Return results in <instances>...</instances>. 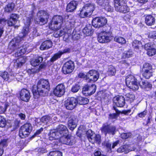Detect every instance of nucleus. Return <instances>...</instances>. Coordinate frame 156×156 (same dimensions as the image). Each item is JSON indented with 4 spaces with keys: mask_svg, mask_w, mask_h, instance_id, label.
<instances>
[{
    "mask_svg": "<svg viewBox=\"0 0 156 156\" xmlns=\"http://www.w3.org/2000/svg\"><path fill=\"white\" fill-rule=\"evenodd\" d=\"M27 22L25 23V27H24L20 35L14 38L12 41H11L10 43V46H12V49L13 50H16L14 55L16 57H19L25 53L28 52L27 51V47L26 45L21 46L20 43L23 40V37L26 36L30 31L29 25L31 21V19L29 18H27Z\"/></svg>",
    "mask_w": 156,
    "mask_h": 156,
    "instance_id": "nucleus-1",
    "label": "nucleus"
},
{
    "mask_svg": "<svg viewBox=\"0 0 156 156\" xmlns=\"http://www.w3.org/2000/svg\"><path fill=\"white\" fill-rule=\"evenodd\" d=\"M50 86L48 80L40 79L38 81L37 86L34 85L33 86L32 91L34 98L37 99L40 96L47 95L50 90Z\"/></svg>",
    "mask_w": 156,
    "mask_h": 156,
    "instance_id": "nucleus-2",
    "label": "nucleus"
},
{
    "mask_svg": "<svg viewBox=\"0 0 156 156\" xmlns=\"http://www.w3.org/2000/svg\"><path fill=\"white\" fill-rule=\"evenodd\" d=\"M63 21V18L62 16H55L52 18L50 24H49V27L53 30H58L61 27Z\"/></svg>",
    "mask_w": 156,
    "mask_h": 156,
    "instance_id": "nucleus-3",
    "label": "nucleus"
},
{
    "mask_svg": "<svg viewBox=\"0 0 156 156\" xmlns=\"http://www.w3.org/2000/svg\"><path fill=\"white\" fill-rule=\"evenodd\" d=\"M114 7L116 11L124 13L129 11V9L124 0H114Z\"/></svg>",
    "mask_w": 156,
    "mask_h": 156,
    "instance_id": "nucleus-4",
    "label": "nucleus"
},
{
    "mask_svg": "<svg viewBox=\"0 0 156 156\" xmlns=\"http://www.w3.org/2000/svg\"><path fill=\"white\" fill-rule=\"evenodd\" d=\"M49 18V15L46 12L40 10L38 12L37 17L34 20L36 23L42 25L47 23Z\"/></svg>",
    "mask_w": 156,
    "mask_h": 156,
    "instance_id": "nucleus-5",
    "label": "nucleus"
},
{
    "mask_svg": "<svg viewBox=\"0 0 156 156\" xmlns=\"http://www.w3.org/2000/svg\"><path fill=\"white\" fill-rule=\"evenodd\" d=\"M126 85L133 90H137L139 88L138 83L134 76L129 75L126 76Z\"/></svg>",
    "mask_w": 156,
    "mask_h": 156,
    "instance_id": "nucleus-6",
    "label": "nucleus"
},
{
    "mask_svg": "<svg viewBox=\"0 0 156 156\" xmlns=\"http://www.w3.org/2000/svg\"><path fill=\"white\" fill-rule=\"evenodd\" d=\"M32 126L30 123H27L21 126L19 132V136L24 138L30 133L32 130Z\"/></svg>",
    "mask_w": 156,
    "mask_h": 156,
    "instance_id": "nucleus-7",
    "label": "nucleus"
},
{
    "mask_svg": "<svg viewBox=\"0 0 156 156\" xmlns=\"http://www.w3.org/2000/svg\"><path fill=\"white\" fill-rule=\"evenodd\" d=\"M116 128L115 126L111 125L106 122L104 123L101 128V133L105 136L107 134L113 135L116 132Z\"/></svg>",
    "mask_w": 156,
    "mask_h": 156,
    "instance_id": "nucleus-8",
    "label": "nucleus"
},
{
    "mask_svg": "<svg viewBox=\"0 0 156 156\" xmlns=\"http://www.w3.org/2000/svg\"><path fill=\"white\" fill-rule=\"evenodd\" d=\"M112 36L110 32H104L98 36V40L100 43H103L110 42L112 39Z\"/></svg>",
    "mask_w": 156,
    "mask_h": 156,
    "instance_id": "nucleus-9",
    "label": "nucleus"
},
{
    "mask_svg": "<svg viewBox=\"0 0 156 156\" xmlns=\"http://www.w3.org/2000/svg\"><path fill=\"white\" fill-rule=\"evenodd\" d=\"M107 23L106 19L104 17H96L92 20V24L95 28H99L105 25Z\"/></svg>",
    "mask_w": 156,
    "mask_h": 156,
    "instance_id": "nucleus-10",
    "label": "nucleus"
},
{
    "mask_svg": "<svg viewBox=\"0 0 156 156\" xmlns=\"http://www.w3.org/2000/svg\"><path fill=\"white\" fill-rule=\"evenodd\" d=\"M78 104L77 99L74 98H68L65 101V106L66 108L69 110H72Z\"/></svg>",
    "mask_w": 156,
    "mask_h": 156,
    "instance_id": "nucleus-11",
    "label": "nucleus"
},
{
    "mask_svg": "<svg viewBox=\"0 0 156 156\" xmlns=\"http://www.w3.org/2000/svg\"><path fill=\"white\" fill-rule=\"evenodd\" d=\"M96 89V86L95 84L87 85L83 88V93L86 95H90L94 94Z\"/></svg>",
    "mask_w": 156,
    "mask_h": 156,
    "instance_id": "nucleus-12",
    "label": "nucleus"
},
{
    "mask_svg": "<svg viewBox=\"0 0 156 156\" xmlns=\"http://www.w3.org/2000/svg\"><path fill=\"white\" fill-rule=\"evenodd\" d=\"M60 140L62 143L69 145H72L75 143V138L69 135L67 136L64 135L61 137Z\"/></svg>",
    "mask_w": 156,
    "mask_h": 156,
    "instance_id": "nucleus-13",
    "label": "nucleus"
},
{
    "mask_svg": "<svg viewBox=\"0 0 156 156\" xmlns=\"http://www.w3.org/2000/svg\"><path fill=\"white\" fill-rule=\"evenodd\" d=\"M147 54L149 56H152L156 54V49L154 45L151 43H147L144 45Z\"/></svg>",
    "mask_w": 156,
    "mask_h": 156,
    "instance_id": "nucleus-14",
    "label": "nucleus"
},
{
    "mask_svg": "<svg viewBox=\"0 0 156 156\" xmlns=\"http://www.w3.org/2000/svg\"><path fill=\"white\" fill-rule=\"evenodd\" d=\"M65 87L63 84H58L54 90V93L55 96L60 97L65 92Z\"/></svg>",
    "mask_w": 156,
    "mask_h": 156,
    "instance_id": "nucleus-15",
    "label": "nucleus"
},
{
    "mask_svg": "<svg viewBox=\"0 0 156 156\" xmlns=\"http://www.w3.org/2000/svg\"><path fill=\"white\" fill-rule=\"evenodd\" d=\"M20 97L22 101L28 102L30 98V92L27 90L23 89L20 92Z\"/></svg>",
    "mask_w": 156,
    "mask_h": 156,
    "instance_id": "nucleus-16",
    "label": "nucleus"
},
{
    "mask_svg": "<svg viewBox=\"0 0 156 156\" xmlns=\"http://www.w3.org/2000/svg\"><path fill=\"white\" fill-rule=\"evenodd\" d=\"M114 104L118 107H123L125 104V100L122 96H117L114 97L113 99Z\"/></svg>",
    "mask_w": 156,
    "mask_h": 156,
    "instance_id": "nucleus-17",
    "label": "nucleus"
},
{
    "mask_svg": "<svg viewBox=\"0 0 156 156\" xmlns=\"http://www.w3.org/2000/svg\"><path fill=\"white\" fill-rule=\"evenodd\" d=\"M88 76H92V78H90V80L94 82L97 80L99 76V72L94 69H92L90 70L87 73Z\"/></svg>",
    "mask_w": 156,
    "mask_h": 156,
    "instance_id": "nucleus-18",
    "label": "nucleus"
},
{
    "mask_svg": "<svg viewBox=\"0 0 156 156\" xmlns=\"http://www.w3.org/2000/svg\"><path fill=\"white\" fill-rule=\"evenodd\" d=\"M57 134H59L61 137L65 135V134L68 132L66 126L63 125H59L57 128Z\"/></svg>",
    "mask_w": 156,
    "mask_h": 156,
    "instance_id": "nucleus-19",
    "label": "nucleus"
},
{
    "mask_svg": "<svg viewBox=\"0 0 156 156\" xmlns=\"http://www.w3.org/2000/svg\"><path fill=\"white\" fill-rule=\"evenodd\" d=\"M18 16L16 14H12L7 21V24L9 26H14L18 21Z\"/></svg>",
    "mask_w": 156,
    "mask_h": 156,
    "instance_id": "nucleus-20",
    "label": "nucleus"
},
{
    "mask_svg": "<svg viewBox=\"0 0 156 156\" xmlns=\"http://www.w3.org/2000/svg\"><path fill=\"white\" fill-rule=\"evenodd\" d=\"M145 22L147 25L151 26L154 24L155 19L152 15H148L145 16Z\"/></svg>",
    "mask_w": 156,
    "mask_h": 156,
    "instance_id": "nucleus-21",
    "label": "nucleus"
},
{
    "mask_svg": "<svg viewBox=\"0 0 156 156\" xmlns=\"http://www.w3.org/2000/svg\"><path fill=\"white\" fill-rule=\"evenodd\" d=\"M83 32L86 36L91 35L93 32L92 26L90 24H87L83 29Z\"/></svg>",
    "mask_w": 156,
    "mask_h": 156,
    "instance_id": "nucleus-22",
    "label": "nucleus"
},
{
    "mask_svg": "<svg viewBox=\"0 0 156 156\" xmlns=\"http://www.w3.org/2000/svg\"><path fill=\"white\" fill-rule=\"evenodd\" d=\"M77 3L73 1L69 3L66 7V11L68 12H72L75 10L76 8Z\"/></svg>",
    "mask_w": 156,
    "mask_h": 156,
    "instance_id": "nucleus-23",
    "label": "nucleus"
},
{
    "mask_svg": "<svg viewBox=\"0 0 156 156\" xmlns=\"http://www.w3.org/2000/svg\"><path fill=\"white\" fill-rule=\"evenodd\" d=\"M83 8L91 15L95 9V6L93 4L88 3L84 5Z\"/></svg>",
    "mask_w": 156,
    "mask_h": 156,
    "instance_id": "nucleus-24",
    "label": "nucleus"
},
{
    "mask_svg": "<svg viewBox=\"0 0 156 156\" xmlns=\"http://www.w3.org/2000/svg\"><path fill=\"white\" fill-rule=\"evenodd\" d=\"M52 46V43L50 41H46L42 43L40 47L41 50L48 49L50 48Z\"/></svg>",
    "mask_w": 156,
    "mask_h": 156,
    "instance_id": "nucleus-25",
    "label": "nucleus"
},
{
    "mask_svg": "<svg viewBox=\"0 0 156 156\" xmlns=\"http://www.w3.org/2000/svg\"><path fill=\"white\" fill-rule=\"evenodd\" d=\"M87 137L90 142L92 143H94V140L96 136V134L93 132L91 130H88L87 132Z\"/></svg>",
    "mask_w": 156,
    "mask_h": 156,
    "instance_id": "nucleus-26",
    "label": "nucleus"
},
{
    "mask_svg": "<svg viewBox=\"0 0 156 156\" xmlns=\"http://www.w3.org/2000/svg\"><path fill=\"white\" fill-rule=\"evenodd\" d=\"M141 87L146 90H149L152 88V85L147 81H143L140 84Z\"/></svg>",
    "mask_w": 156,
    "mask_h": 156,
    "instance_id": "nucleus-27",
    "label": "nucleus"
},
{
    "mask_svg": "<svg viewBox=\"0 0 156 156\" xmlns=\"http://www.w3.org/2000/svg\"><path fill=\"white\" fill-rule=\"evenodd\" d=\"M43 58L40 56H38L37 58L33 59L31 61V64L33 66H38L42 61Z\"/></svg>",
    "mask_w": 156,
    "mask_h": 156,
    "instance_id": "nucleus-28",
    "label": "nucleus"
},
{
    "mask_svg": "<svg viewBox=\"0 0 156 156\" xmlns=\"http://www.w3.org/2000/svg\"><path fill=\"white\" fill-rule=\"evenodd\" d=\"M114 40L122 45L125 44L126 43V40L124 37L120 36H115L114 37Z\"/></svg>",
    "mask_w": 156,
    "mask_h": 156,
    "instance_id": "nucleus-29",
    "label": "nucleus"
},
{
    "mask_svg": "<svg viewBox=\"0 0 156 156\" xmlns=\"http://www.w3.org/2000/svg\"><path fill=\"white\" fill-rule=\"evenodd\" d=\"M76 124L75 120L70 119L68 122V127L71 130H73L76 127Z\"/></svg>",
    "mask_w": 156,
    "mask_h": 156,
    "instance_id": "nucleus-30",
    "label": "nucleus"
},
{
    "mask_svg": "<svg viewBox=\"0 0 156 156\" xmlns=\"http://www.w3.org/2000/svg\"><path fill=\"white\" fill-rule=\"evenodd\" d=\"M79 16L81 18H85L90 16L91 15L84 8H82V9L80 10Z\"/></svg>",
    "mask_w": 156,
    "mask_h": 156,
    "instance_id": "nucleus-31",
    "label": "nucleus"
},
{
    "mask_svg": "<svg viewBox=\"0 0 156 156\" xmlns=\"http://www.w3.org/2000/svg\"><path fill=\"white\" fill-rule=\"evenodd\" d=\"M128 147V146L127 145H123L118 148L117 150V151L119 153L124 152L126 154L129 151Z\"/></svg>",
    "mask_w": 156,
    "mask_h": 156,
    "instance_id": "nucleus-32",
    "label": "nucleus"
},
{
    "mask_svg": "<svg viewBox=\"0 0 156 156\" xmlns=\"http://www.w3.org/2000/svg\"><path fill=\"white\" fill-rule=\"evenodd\" d=\"M78 103L80 105H85L87 104L89 102L88 99L85 98L80 97L77 99Z\"/></svg>",
    "mask_w": 156,
    "mask_h": 156,
    "instance_id": "nucleus-33",
    "label": "nucleus"
},
{
    "mask_svg": "<svg viewBox=\"0 0 156 156\" xmlns=\"http://www.w3.org/2000/svg\"><path fill=\"white\" fill-rule=\"evenodd\" d=\"M63 21L67 23H69L73 25L74 23V20L72 18L71 16H68V15H65Z\"/></svg>",
    "mask_w": 156,
    "mask_h": 156,
    "instance_id": "nucleus-34",
    "label": "nucleus"
},
{
    "mask_svg": "<svg viewBox=\"0 0 156 156\" xmlns=\"http://www.w3.org/2000/svg\"><path fill=\"white\" fill-rule=\"evenodd\" d=\"M63 67L65 68H74V62L71 60L67 61L64 64Z\"/></svg>",
    "mask_w": 156,
    "mask_h": 156,
    "instance_id": "nucleus-35",
    "label": "nucleus"
},
{
    "mask_svg": "<svg viewBox=\"0 0 156 156\" xmlns=\"http://www.w3.org/2000/svg\"><path fill=\"white\" fill-rule=\"evenodd\" d=\"M14 8V4L13 3H10L6 5L5 8V11L7 12L12 11Z\"/></svg>",
    "mask_w": 156,
    "mask_h": 156,
    "instance_id": "nucleus-36",
    "label": "nucleus"
},
{
    "mask_svg": "<svg viewBox=\"0 0 156 156\" xmlns=\"http://www.w3.org/2000/svg\"><path fill=\"white\" fill-rule=\"evenodd\" d=\"M49 136L51 137L54 138L55 139H58L59 138H61V136L59 134H57V131H56L55 130H51L50 132Z\"/></svg>",
    "mask_w": 156,
    "mask_h": 156,
    "instance_id": "nucleus-37",
    "label": "nucleus"
},
{
    "mask_svg": "<svg viewBox=\"0 0 156 156\" xmlns=\"http://www.w3.org/2000/svg\"><path fill=\"white\" fill-rule=\"evenodd\" d=\"M52 119L49 116H45L42 117L40 119L41 122L47 124L50 122Z\"/></svg>",
    "mask_w": 156,
    "mask_h": 156,
    "instance_id": "nucleus-38",
    "label": "nucleus"
},
{
    "mask_svg": "<svg viewBox=\"0 0 156 156\" xmlns=\"http://www.w3.org/2000/svg\"><path fill=\"white\" fill-rule=\"evenodd\" d=\"M6 141L5 140L2 141L0 143V156H2L4 152L3 147L6 146Z\"/></svg>",
    "mask_w": 156,
    "mask_h": 156,
    "instance_id": "nucleus-39",
    "label": "nucleus"
},
{
    "mask_svg": "<svg viewBox=\"0 0 156 156\" xmlns=\"http://www.w3.org/2000/svg\"><path fill=\"white\" fill-rule=\"evenodd\" d=\"M16 62H18L17 63H16L17 67H21L23 64L24 63L26 62V59L24 57H20L17 59Z\"/></svg>",
    "mask_w": 156,
    "mask_h": 156,
    "instance_id": "nucleus-40",
    "label": "nucleus"
},
{
    "mask_svg": "<svg viewBox=\"0 0 156 156\" xmlns=\"http://www.w3.org/2000/svg\"><path fill=\"white\" fill-rule=\"evenodd\" d=\"M132 44L133 48L136 49H139L142 46L141 42L136 40L133 41Z\"/></svg>",
    "mask_w": 156,
    "mask_h": 156,
    "instance_id": "nucleus-41",
    "label": "nucleus"
},
{
    "mask_svg": "<svg viewBox=\"0 0 156 156\" xmlns=\"http://www.w3.org/2000/svg\"><path fill=\"white\" fill-rule=\"evenodd\" d=\"M143 76L146 79H149L152 76V73L149 70L145 69L142 73Z\"/></svg>",
    "mask_w": 156,
    "mask_h": 156,
    "instance_id": "nucleus-42",
    "label": "nucleus"
},
{
    "mask_svg": "<svg viewBox=\"0 0 156 156\" xmlns=\"http://www.w3.org/2000/svg\"><path fill=\"white\" fill-rule=\"evenodd\" d=\"M48 156H62V154L59 151H52L49 152Z\"/></svg>",
    "mask_w": 156,
    "mask_h": 156,
    "instance_id": "nucleus-43",
    "label": "nucleus"
},
{
    "mask_svg": "<svg viewBox=\"0 0 156 156\" xmlns=\"http://www.w3.org/2000/svg\"><path fill=\"white\" fill-rule=\"evenodd\" d=\"M6 125V121L5 118L0 115V127H4Z\"/></svg>",
    "mask_w": 156,
    "mask_h": 156,
    "instance_id": "nucleus-44",
    "label": "nucleus"
},
{
    "mask_svg": "<svg viewBox=\"0 0 156 156\" xmlns=\"http://www.w3.org/2000/svg\"><path fill=\"white\" fill-rule=\"evenodd\" d=\"M0 76L5 80L7 81L9 78V75L6 71L0 72Z\"/></svg>",
    "mask_w": 156,
    "mask_h": 156,
    "instance_id": "nucleus-45",
    "label": "nucleus"
},
{
    "mask_svg": "<svg viewBox=\"0 0 156 156\" xmlns=\"http://www.w3.org/2000/svg\"><path fill=\"white\" fill-rule=\"evenodd\" d=\"M133 54V52L130 50L125 51L123 54L122 57L123 58H126L131 57Z\"/></svg>",
    "mask_w": 156,
    "mask_h": 156,
    "instance_id": "nucleus-46",
    "label": "nucleus"
},
{
    "mask_svg": "<svg viewBox=\"0 0 156 156\" xmlns=\"http://www.w3.org/2000/svg\"><path fill=\"white\" fill-rule=\"evenodd\" d=\"M126 96L127 98V100L129 101L130 102H132L135 99V95L132 94H127Z\"/></svg>",
    "mask_w": 156,
    "mask_h": 156,
    "instance_id": "nucleus-47",
    "label": "nucleus"
},
{
    "mask_svg": "<svg viewBox=\"0 0 156 156\" xmlns=\"http://www.w3.org/2000/svg\"><path fill=\"white\" fill-rule=\"evenodd\" d=\"M102 6L104 7V9L108 12H110L112 10V8L109 4L108 1H107V2H105L104 5Z\"/></svg>",
    "mask_w": 156,
    "mask_h": 156,
    "instance_id": "nucleus-48",
    "label": "nucleus"
},
{
    "mask_svg": "<svg viewBox=\"0 0 156 156\" xmlns=\"http://www.w3.org/2000/svg\"><path fill=\"white\" fill-rule=\"evenodd\" d=\"M62 55L58 51V53L55 54L51 58V61L52 62H53L58 58H60Z\"/></svg>",
    "mask_w": 156,
    "mask_h": 156,
    "instance_id": "nucleus-49",
    "label": "nucleus"
},
{
    "mask_svg": "<svg viewBox=\"0 0 156 156\" xmlns=\"http://www.w3.org/2000/svg\"><path fill=\"white\" fill-rule=\"evenodd\" d=\"M8 107L7 104H5L4 106L0 105V114L4 113Z\"/></svg>",
    "mask_w": 156,
    "mask_h": 156,
    "instance_id": "nucleus-50",
    "label": "nucleus"
},
{
    "mask_svg": "<svg viewBox=\"0 0 156 156\" xmlns=\"http://www.w3.org/2000/svg\"><path fill=\"white\" fill-rule=\"evenodd\" d=\"M131 134L130 133H123L121 134V137L123 139L128 138L131 136Z\"/></svg>",
    "mask_w": 156,
    "mask_h": 156,
    "instance_id": "nucleus-51",
    "label": "nucleus"
},
{
    "mask_svg": "<svg viewBox=\"0 0 156 156\" xmlns=\"http://www.w3.org/2000/svg\"><path fill=\"white\" fill-rule=\"evenodd\" d=\"M39 69L37 70V69H28L27 71L29 74L31 75L36 73L37 71H39Z\"/></svg>",
    "mask_w": 156,
    "mask_h": 156,
    "instance_id": "nucleus-52",
    "label": "nucleus"
},
{
    "mask_svg": "<svg viewBox=\"0 0 156 156\" xmlns=\"http://www.w3.org/2000/svg\"><path fill=\"white\" fill-rule=\"evenodd\" d=\"M73 69H62V72L65 74H69L72 73Z\"/></svg>",
    "mask_w": 156,
    "mask_h": 156,
    "instance_id": "nucleus-53",
    "label": "nucleus"
},
{
    "mask_svg": "<svg viewBox=\"0 0 156 156\" xmlns=\"http://www.w3.org/2000/svg\"><path fill=\"white\" fill-rule=\"evenodd\" d=\"M119 115L116 114V113H114L112 114H110L109 115L108 118L109 119H117Z\"/></svg>",
    "mask_w": 156,
    "mask_h": 156,
    "instance_id": "nucleus-54",
    "label": "nucleus"
},
{
    "mask_svg": "<svg viewBox=\"0 0 156 156\" xmlns=\"http://www.w3.org/2000/svg\"><path fill=\"white\" fill-rule=\"evenodd\" d=\"M80 89V86L77 84L73 86L72 88L71 91L73 92H77Z\"/></svg>",
    "mask_w": 156,
    "mask_h": 156,
    "instance_id": "nucleus-55",
    "label": "nucleus"
},
{
    "mask_svg": "<svg viewBox=\"0 0 156 156\" xmlns=\"http://www.w3.org/2000/svg\"><path fill=\"white\" fill-rule=\"evenodd\" d=\"M70 49L69 48H66L60 51H59V52L62 55V54L64 53L69 52H70Z\"/></svg>",
    "mask_w": 156,
    "mask_h": 156,
    "instance_id": "nucleus-56",
    "label": "nucleus"
},
{
    "mask_svg": "<svg viewBox=\"0 0 156 156\" xmlns=\"http://www.w3.org/2000/svg\"><path fill=\"white\" fill-rule=\"evenodd\" d=\"M95 138L94 143L96 142L98 144H100L101 143V136L99 134L96 135Z\"/></svg>",
    "mask_w": 156,
    "mask_h": 156,
    "instance_id": "nucleus-57",
    "label": "nucleus"
},
{
    "mask_svg": "<svg viewBox=\"0 0 156 156\" xmlns=\"http://www.w3.org/2000/svg\"><path fill=\"white\" fill-rule=\"evenodd\" d=\"M6 20L4 18L0 19V27L3 28L4 26L6 25Z\"/></svg>",
    "mask_w": 156,
    "mask_h": 156,
    "instance_id": "nucleus-58",
    "label": "nucleus"
},
{
    "mask_svg": "<svg viewBox=\"0 0 156 156\" xmlns=\"http://www.w3.org/2000/svg\"><path fill=\"white\" fill-rule=\"evenodd\" d=\"M115 69H109V70L107 72L108 74L110 76L115 75Z\"/></svg>",
    "mask_w": 156,
    "mask_h": 156,
    "instance_id": "nucleus-59",
    "label": "nucleus"
},
{
    "mask_svg": "<svg viewBox=\"0 0 156 156\" xmlns=\"http://www.w3.org/2000/svg\"><path fill=\"white\" fill-rule=\"evenodd\" d=\"M109 0H96L97 2L100 5H104L105 2H107Z\"/></svg>",
    "mask_w": 156,
    "mask_h": 156,
    "instance_id": "nucleus-60",
    "label": "nucleus"
},
{
    "mask_svg": "<svg viewBox=\"0 0 156 156\" xmlns=\"http://www.w3.org/2000/svg\"><path fill=\"white\" fill-rule=\"evenodd\" d=\"M47 151L46 149L43 148H39L38 150V153L39 154L46 153Z\"/></svg>",
    "mask_w": 156,
    "mask_h": 156,
    "instance_id": "nucleus-61",
    "label": "nucleus"
},
{
    "mask_svg": "<svg viewBox=\"0 0 156 156\" xmlns=\"http://www.w3.org/2000/svg\"><path fill=\"white\" fill-rule=\"evenodd\" d=\"M153 66L151 64L148 63H144L143 66V68H151Z\"/></svg>",
    "mask_w": 156,
    "mask_h": 156,
    "instance_id": "nucleus-62",
    "label": "nucleus"
},
{
    "mask_svg": "<svg viewBox=\"0 0 156 156\" xmlns=\"http://www.w3.org/2000/svg\"><path fill=\"white\" fill-rule=\"evenodd\" d=\"M147 111H144L138 114V115L139 117L140 118H143L144 117L147 115Z\"/></svg>",
    "mask_w": 156,
    "mask_h": 156,
    "instance_id": "nucleus-63",
    "label": "nucleus"
},
{
    "mask_svg": "<svg viewBox=\"0 0 156 156\" xmlns=\"http://www.w3.org/2000/svg\"><path fill=\"white\" fill-rule=\"evenodd\" d=\"M149 36L153 38L156 39V32H153L150 33Z\"/></svg>",
    "mask_w": 156,
    "mask_h": 156,
    "instance_id": "nucleus-64",
    "label": "nucleus"
}]
</instances>
